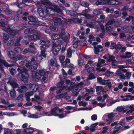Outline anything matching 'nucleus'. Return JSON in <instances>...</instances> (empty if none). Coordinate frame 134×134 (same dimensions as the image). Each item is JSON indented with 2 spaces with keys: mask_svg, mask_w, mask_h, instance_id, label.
Listing matches in <instances>:
<instances>
[{
  "mask_svg": "<svg viewBox=\"0 0 134 134\" xmlns=\"http://www.w3.org/2000/svg\"><path fill=\"white\" fill-rule=\"evenodd\" d=\"M58 44H57L55 42H52L49 40H44L39 41V43L41 45L40 48L41 49V54L39 55L40 57H43L46 58V54L45 53L46 51V48L47 47H51L53 53L54 55L57 54L59 51L61 49L62 45L63 46L64 42L61 40H58Z\"/></svg>",
  "mask_w": 134,
  "mask_h": 134,
  "instance_id": "1",
  "label": "nucleus"
},
{
  "mask_svg": "<svg viewBox=\"0 0 134 134\" xmlns=\"http://www.w3.org/2000/svg\"><path fill=\"white\" fill-rule=\"evenodd\" d=\"M8 55L10 59L14 62H16L23 58L22 56L21 55H18L16 56L15 53L12 51H9Z\"/></svg>",
  "mask_w": 134,
  "mask_h": 134,
  "instance_id": "2",
  "label": "nucleus"
},
{
  "mask_svg": "<svg viewBox=\"0 0 134 134\" xmlns=\"http://www.w3.org/2000/svg\"><path fill=\"white\" fill-rule=\"evenodd\" d=\"M45 9L39 8L38 9V13L40 16L41 17L43 18L47 14H49V10H52V8L50 7H47L45 8Z\"/></svg>",
  "mask_w": 134,
  "mask_h": 134,
  "instance_id": "3",
  "label": "nucleus"
},
{
  "mask_svg": "<svg viewBox=\"0 0 134 134\" xmlns=\"http://www.w3.org/2000/svg\"><path fill=\"white\" fill-rule=\"evenodd\" d=\"M34 43L33 42H31L29 45L28 48L25 49L23 52L24 54H25L26 53L29 52L34 54L35 53L36 48L34 45Z\"/></svg>",
  "mask_w": 134,
  "mask_h": 134,
  "instance_id": "4",
  "label": "nucleus"
},
{
  "mask_svg": "<svg viewBox=\"0 0 134 134\" xmlns=\"http://www.w3.org/2000/svg\"><path fill=\"white\" fill-rule=\"evenodd\" d=\"M59 35L60 36L61 39L62 40V41L66 43L69 41L70 35L68 33V35L65 34V30L64 29H61V32Z\"/></svg>",
  "mask_w": 134,
  "mask_h": 134,
  "instance_id": "5",
  "label": "nucleus"
},
{
  "mask_svg": "<svg viewBox=\"0 0 134 134\" xmlns=\"http://www.w3.org/2000/svg\"><path fill=\"white\" fill-rule=\"evenodd\" d=\"M3 29L8 34L12 36H14L18 34L19 32L18 30L11 28L9 25H8L7 27H4Z\"/></svg>",
  "mask_w": 134,
  "mask_h": 134,
  "instance_id": "6",
  "label": "nucleus"
},
{
  "mask_svg": "<svg viewBox=\"0 0 134 134\" xmlns=\"http://www.w3.org/2000/svg\"><path fill=\"white\" fill-rule=\"evenodd\" d=\"M28 19L29 20L28 23L30 25H38L37 19L33 16H28Z\"/></svg>",
  "mask_w": 134,
  "mask_h": 134,
  "instance_id": "7",
  "label": "nucleus"
},
{
  "mask_svg": "<svg viewBox=\"0 0 134 134\" xmlns=\"http://www.w3.org/2000/svg\"><path fill=\"white\" fill-rule=\"evenodd\" d=\"M41 35L40 33H37L36 34H34L28 36V38L30 40H32L33 41H36L37 40H39L40 38Z\"/></svg>",
  "mask_w": 134,
  "mask_h": 134,
  "instance_id": "8",
  "label": "nucleus"
},
{
  "mask_svg": "<svg viewBox=\"0 0 134 134\" xmlns=\"http://www.w3.org/2000/svg\"><path fill=\"white\" fill-rule=\"evenodd\" d=\"M52 6L53 7H51L50 8H52V10H50V11H53L56 12L57 13H59L60 14H62V11L58 7V6L56 4H53Z\"/></svg>",
  "mask_w": 134,
  "mask_h": 134,
  "instance_id": "9",
  "label": "nucleus"
},
{
  "mask_svg": "<svg viewBox=\"0 0 134 134\" xmlns=\"http://www.w3.org/2000/svg\"><path fill=\"white\" fill-rule=\"evenodd\" d=\"M125 118L121 119L119 122L115 126V128L118 129H122L125 124Z\"/></svg>",
  "mask_w": 134,
  "mask_h": 134,
  "instance_id": "10",
  "label": "nucleus"
},
{
  "mask_svg": "<svg viewBox=\"0 0 134 134\" xmlns=\"http://www.w3.org/2000/svg\"><path fill=\"white\" fill-rule=\"evenodd\" d=\"M7 83L10 84L12 86L13 89H14L15 88L19 87L20 86L16 82L13 80H9L8 82Z\"/></svg>",
  "mask_w": 134,
  "mask_h": 134,
  "instance_id": "11",
  "label": "nucleus"
},
{
  "mask_svg": "<svg viewBox=\"0 0 134 134\" xmlns=\"http://www.w3.org/2000/svg\"><path fill=\"white\" fill-rule=\"evenodd\" d=\"M104 2V5L105 4H108L111 5H114V4H117L118 3L117 2H115L114 3V0H103Z\"/></svg>",
  "mask_w": 134,
  "mask_h": 134,
  "instance_id": "12",
  "label": "nucleus"
},
{
  "mask_svg": "<svg viewBox=\"0 0 134 134\" xmlns=\"http://www.w3.org/2000/svg\"><path fill=\"white\" fill-rule=\"evenodd\" d=\"M121 48V46L119 44H116L114 42L111 43L110 46V49H120Z\"/></svg>",
  "mask_w": 134,
  "mask_h": 134,
  "instance_id": "13",
  "label": "nucleus"
},
{
  "mask_svg": "<svg viewBox=\"0 0 134 134\" xmlns=\"http://www.w3.org/2000/svg\"><path fill=\"white\" fill-rule=\"evenodd\" d=\"M36 30L32 28H27L24 30V33L26 34H30L35 33Z\"/></svg>",
  "mask_w": 134,
  "mask_h": 134,
  "instance_id": "14",
  "label": "nucleus"
},
{
  "mask_svg": "<svg viewBox=\"0 0 134 134\" xmlns=\"http://www.w3.org/2000/svg\"><path fill=\"white\" fill-rule=\"evenodd\" d=\"M35 131L32 128H27L25 129L24 131V134H31Z\"/></svg>",
  "mask_w": 134,
  "mask_h": 134,
  "instance_id": "15",
  "label": "nucleus"
},
{
  "mask_svg": "<svg viewBox=\"0 0 134 134\" xmlns=\"http://www.w3.org/2000/svg\"><path fill=\"white\" fill-rule=\"evenodd\" d=\"M54 24L55 25H62V22L60 18L55 17L54 18Z\"/></svg>",
  "mask_w": 134,
  "mask_h": 134,
  "instance_id": "16",
  "label": "nucleus"
},
{
  "mask_svg": "<svg viewBox=\"0 0 134 134\" xmlns=\"http://www.w3.org/2000/svg\"><path fill=\"white\" fill-rule=\"evenodd\" d=\"M29 77V74H26V75H21L20 80L25 83H26L28 82V78Z\"/></svg>",
  "mask_w": 134,
  "mask_h": 134,
  "instance_id": "17",
  "label": "nucleus"
},
{
  "mask_svg": "<svg viewBox=\"0 0 134 134\" xmlns=\"http://www.w3.org/2000/svg\"><path fill=\"white\" fill-rule=\"evenodd\" d=\"M58 109V107H55L54 108L51 109V110L50 115H49L54 116H56V115H57L58 113H57L56 111Z\"/></svg>",
  "mask_w": 134,
  "mask_h": 134,
  "instance_id": "18",
  "label": "nucleus"
},
{
  "mask_svg": "<svg viewBox=\"0 0 134 134\" xmlns=\"http://www.w3.org/2000/svg\"><path fill=\"white\" fill-rule=\"evenodd\" d=\"M57 87L58 88H62L64 89L66 88V86H64V81L61 80L57 84Z\"/></svg>",
  "mask_w": 134,
  "mask_h": 134,
  "instance_id": "19",
  "label": "nucleus"
},
{
  "mask_svg": "<svg viewBox=\"0 0 134 134\" xmlns=\"http://www.w3.org/2000/svg\"><path fill=\"white\" fill-rule=\"evenodd\" d=\"M51 39L54 40H57V41L58 42V40H60V39H61L60 36L59 34H55L53 35L51 37Z\"/></svg>",
  "mask_w": 134,
  "mask_h": 134,
  "instance_id": "20",
  "label": "nucleus"
},
{
  "mask_svg": "<svg viewBox=\"0 0 134 134\" xmlns=\"http://www.w3.org/2000/svg\"><path fill=\"white\" fill-rule=\"evenodd\" d=\"M120 97L121 98H123L124 97H126V98H123L122 99V100L123 101H128L129 100V98H130V100H132V99L133 98H134V96H132L131 95H126L124 96H120Z\"/></svg>",
  "mask_w": 134,
  "mask_h": 134,
  "instance_id": "21",
  "label": "nucleus"
},
{
  "mask_svg": "<svg viewBox=\"0 0 134 134\" xmlns=\"http://www.w3.org/2000/svg\"><path fill=\"white\" fill-rule=\"evenodd\" d=\"M3 37L4 41L5 42H7L9 38V35L7 34L4 33H3Z\"/></svg>",
  "mask_w": 134,
  "mask_h": 134,
  "instance_id": "22",
  "label": "nucleus"
},
{
  "mask_svg": "<svg viewBox=\"0 0 134 134\" xmlns=\"http://www.w3.org/2000/svg\"><path fill=\"white\" fill-rule=\"evenodd\" d=\"M32 76L33 78L38 79H39L40 78L39 72L36 71L33 72Z\"/></svg>",
  "mask_w": 134,
  "mask_h": 134,
  "instance_id": "23",
  "label": "nucleus"
},
{
  "mask_svg": "<svg viewBox=\"0 0 134 134\" xmlns=\"http://www.w3.org/2000/svg\"><path fill=\"white\" fill-rule=\"evenodd\" d=\"M98 124V122L92 124L91 125V127L90 128V131L91 132H94L95 130V127Z\"/></svg>",
  "mask_w": 134,
  "mask_h": 134,
  "instance_id": "24",
  "label": "nucleus"
},
{
  "mask_svg": "<svg viewBox=\"0 0 134 134\" xmlns=\"http://www.w3.org/2000/svg\"><path fill=\"white\" fill-rule=\"evenodd\" d=\"M73 21V20L72 19H68L67 20H64L63 21V24H64L69 25L71 24L72 22Z\"/></svg>",
  "mask_w": 134,
  "mask_h": 134,
  "instance_id": "25",
  "label": "nucleus"
},
{
  "mask_svg": "<svg viewBox=\"0 0 134 134\" xmlns=\"http://www.w3.org/2000/svg\"><path fill=\"white\" fill-rule=\"evenodd\" d=\"M80 4L82 6L85 7H87L89 5V4L86 1H81Z\"/></svg>",
  "mask_w": 134,
  "mask_h": 134,
  "instance_id": "26",
  "label": "nucleus"
},
{
  "mask_svg": "<svg viewBox=\"0 0 134 134\" xmlns=\"http://www.w3.org/2000/svg\"><path fill=\"white\" fill-rule=\"evenodd\" d=\"M14 40L15 39L14 38H10V40L8 41L7 43V45L8 46H12L14 42Z\"/></svg>",
  "mask_w": 134,
  "mask_h": 134,
  "instance_id": "27",
  "label": "nucleus"
},
{
  "mask_svg": "<svg viewBox=\"0 0 134 134\" xmlns=\"http://www.w3.org/2000/svg\"><path fill=\"white\" fill-rule=\"evenodd\" d=\"M64 42V43L63 44V45H62V47L61 48V49H60L61 52H63L64 51L65 49V47L66 45H67V43L69 41H68L67 43L66 42H64L63 41H62Z\"/></svg>",
  "mask_w": 134,
  "mask_h": 134,
  "instance_id": "28",
  "label": "nucleus"
},
{
  "mask_svg": "<svg viewBox=\"0 0 134 134\" xmlns=\"http://www.w3.org/2000/svg\"><path fill=\"white\" fill-rule=\"evenodd\" d=\"M96 78L94 74L93 73H91L90 74L88 75V78L87 79L89 80H91Z\"/></svg>",
  "mask_w": 134,
  "mask_h": 134,
  "instance_id": "29",
  "label": "nucleus"
},
{
  "mask_svg": "<svg viewBox=\"0 0 134 134\" xmlns=\"http://www.w3.org/2000/svg\"><path fill=\"white\" fill-rule=\"evenodd\" d=\"M23 49L19 47H15L14 48L15 52L17 53H20L22 51Z\"/></svg>",
  "mask_w": 134,
  "mask_h": 134,
  "instance_id": "30",
  "label": "nucleus"
},
{
  "mask_svg": "<svg viewBox=\"0 0 134 134\" xmlns=\"http://www.w3.org/2000/svg\"><path fill=\"white\" fill-rule=\"evenodd\" d=\"M114 116V113L112 112L108 114V118L111 121L113 120Z\"/></svg>",
  "mask_w": 134,
  "mask_h": 134,
  "instance_id": "31",
  "label": "nucleus"
},
{
  "mask_svg": "<svg viewBox=\"0 0 134 134\" xmlns=\"http://www.w3.org/2000/svg\"><path fill=\"white\" fill-rule=\"evenodd\" d=\"M131 54V52H127L125 53V55H123L122 57L123 58H129L130 57V55Z\"/></svg>",
  "mask_w": 134,
  "mask_h": 134,
  "instance_id": "32",
  "label": "nucleus"
},
{
  "mask_svg": "<svg viewBox=\"0 0 134 134\" xmlns=\"http://www.w3.org/2000/svg\"><path fill=\"white\" fill-rule=\"evenodd\" d=\"M10 94L12 97H14L15 96L16 92L15 89H13L12 90L10 91Z\"/></svg>",
  "mask_w": 134,
  "mask_h": 134,
  "instance_id": "33",
  "label": "nucleus"
},
{
  "mask_svg": "<svg viewBox=\"0 0 134 134\" xmlns=\"http://www.w3.org/2000/svg\"><path fill=\"white\" fill-rule=\"evenodd\" d=\"M39 73L40 78L41 76H44L46 75V72L44 71V70H40L38 71Z\"/></svg>",
  "mask_w": 134,
  "mask_h": 134,
  "instance_id": "34",
  "label": "nucleus"
},
{
  "mask_svg": "<svg viewBox=\"0 0 134 134\" xmlns=\"http://www.w3.org/2000/svg\"><path fill=\"white\" fill-rule=\"evenodd\" d=\"M109 80H104L103 82L102 85H106L109 86H111V82H108V81H109Z\"/></svg>",
  "mask_w": 134,
  "mask_h": 134,
  "instance_id": "35",
  "label": "nucleus"
},
{
  "mask_svg": "<svg viewBox=\"0 0 134 134\" xmlns=\"http://www.w3.org/2000/svg\"><path fill=\"white\" fill-rule=\"evenodd\" d=\"M115 57L114 55H109V58L108 60V62H113V61H116V60H115Z\"/></svg>",
  "mask_w": 134,
  "mask_h": 134,
  "instance_id": "36",
  "label": "nucleus"
},
{
  "mask_svg": "<svg viewBox=\"0 0 134 134\" xmlns=\"http://www.w3.org/2000/svg\"><path fill=\"white\" fill-rule=\"evenodd\" d=\"M26 67L30 69H32V64L31 62L30 61H29L26 65H25Z\"/></svg>",
  "mask_w": 134,
  "mask_h": 134,
  "instance_id": "37",
  "label": "nucleus"
},
{
  "mask_svg": "<svg viewBox=\"0 0 134 134\" xmlns=\"http://www.w3.org/2000/svg\"><path fill=\"white\" fill-rule=\"evenodd\" d=\"M28 117L30 118H38V116L36 114H30L28 116Z\"/></svg>",
  "mask_w": 134,
  "mask_h": 134,
  "instance_id": "38",
  "label": "nucleus"
},
{
  "mask_svg": "<svg viewBox=\"0 0 134 134\" xmlns=\"http://www.w3.org/2000/svg\"><path fill=\"white\" fill-rule=\"evenodd\" d=\"M125 108L124 107L122 106H120L117 107L116 109L117 111H118L119 112H121L124 110L125 109Z\"/></svg>",
  "mask_w": 134,
  "mask_h": 134,
  "instance_id": "39",
  "label": "nucleus"
},
{
  "mask_svg": "<svg viewBox=\"0 0 134 134\" xmlns=\"http://www.w3.org/2000/svg\"><path fill=\"white\" fill-rule=\"evenodd\" d=\"M43 3L44 5H51V3L49 0H44Z\"/></svg>",
  "mask_w": 134,
  "mask_h": 134,
  "instance_id": "40",
  "label": "nucleus"
},
{
  "mask_svg": "<svg viewBox=\"0 0 134 134\" xmlns=\"http://www.w3.org/2000/svg\"><path fill=\"white\" fill-rule=\"evenodd\" d=\"M103 88L101 86H99L96 87V91L97 92H103Z\"/></svg>",
  "mask_w": 134,
  "mask_h": 134,
  "instance_id": "41",
  "label": "nucleus"
},
{
  "mask_svg": "<svg viewBox=\"0 0 134 134\" xmlns=\"http://www.w3.org/2000/svg\"><path fill=\"white\" fill-rule=\"evenodd\" d=\"M49 28L51 31L54 32L57 31L58 30V29L54 26H51L49 27Z\"/></svg>",
  "mask_w": 134,
  "mask_h": 134,
  "instance_id": "42",
  "label": "nucleus"
},
{
  "mask_svg": "<svg viewBox=\"0 0 134 134\" xmlns=\"http://www.w3.org/2000/svg\"><path fill=\"white\" fill-rule=\"evenodd\" d=\"M21 40V38L20 37L17 38L15 41V46H19L20 44L19 43L20 41Z\"/></svg>",
  "mask_w": 134,
  "mask_h": 134,
  "instance_id": "43",
  "label": "nucleus"
},
{
  "mask_svg": "<svg viewBox=\"0 0 134 134\" xmlns=\"http://www.w3.org/2000/svg\"><path fill=\"white\" fill-rule=\"evenodd\" d=\"M31 89L34 91H35L38 90V87L35 84H33L32 85V87L31 88Z\"/></svg>",
  "mask_w": 134,
  "mask_h": 134,
  "instance_id": "44",
  "label": "nucleus"
},
{
  "mask_svg": "<svg viewBox=\"0 0 134 134\" xmlns=\"http://www.w3.org/2000/svg\"><path fill=\"white\" fill-rule=\"evenodd\" d=\"M20 15L19 14L15 15L14 16L13 20L14 21H17L19 19L21 18H20Z\"/></svg>",
  "mask_w": 134,
  "mask_h": 134,
  "instance_id": "45",
  "label": "nucleus"
},
{
  "mask_svg": "<svg viewBox=\"0 0 134 134\" xmlns=\"http://www.w3.org/2000/svg\"><path fill=\"white\" fill-rule=\"evenodd\" d=\"M103 0H97L96 2V4L97 5H104V2Z\"/></svg>",
  "mask_w": 134,
  "mask_h": 134,
  "instance_id": "46",
  "label": "nucleus"
},
{
  "mask_svg": "<svg viewBox=\"0 0 134 134\" xmlns=\"http://www.w3.org/2000/svg\"><path fill=\"white\" fill-rule=\"evenodd\" d=\"M106 27L105 30L107 31L111 32L113 30V28L111 26H107Z\"/></svg>",
  "mask_w": 134,
  "mask_h": 134,
  "instance_id": "47",
  "label": "nucleus"
},
{
  "mask_svg": "<svg viewBox=\"0 0 134 134\" xmlns=\"http://www.w3.org/2000/svg\"><path fill=\"white\" fill-rule=\"evenodd\" d=\"M67 54L69 56L71 55L72 54V50L71 49V47H69L67 51Z\"/></svg>",
  "mask_w": 134,
  "mask_h": 134,
  "instance_id": "48",
  "label": "nucleus"
},
{
  "mask_svg": "<svg viewBox=\"0 0 134 134\" xmlns=\"http://www.w3.org/2000/svg\"><path fill=\"white\" fill-rule=\"evenodd\" d=\"M22 75H26V74H29L27 73L28 70L25 68H24L22 70Z\"/></svg>",
  "mask_w": 134,
  "mask_h": 134,
  "instance_id": "49",
  "label": "nucleus"
},
{
  "mask_svg": "<svg viewBox=\"0 0 134 134\" xmlns=\"http://www.w3.org/2000/svg\"><path fill=\"white\" fill-rule=\"evenodd\" d=\"M26 99L27 101H29L30 100V93H26L25 94Z\"/></svg>",
  "mask_w": 134,
  "mask_h": 134,
  "instance_id": "50",
  "label": "nucleus"
},
{
  "mask_svg": "<svg viewBox=\"0 0 134 134\" xmlns=\"http://www.w3.org/2000/svg\"><path fill=\"white\" fill-rule=\"evenodd\" d=\"M70 15L73 16H76L77 15V13L74 11H71L70 12Z\"/></svg>",
  "mask_w": 134,
  "mask_h": 134,
  "instance_id": "51",
  "label": "nucleus"
},
{
  "mask_svg": "<svg viewBox=\"0 0 134 134\" xmlns=\"http://www.w3.org/2000/svg\"><path fill=\"white\" fill-rule=\"evenodd\" d=\"M50 65L52 66H56L57 67L58 65L57 63H55V61L53 59H51L50 61Z\"/></svg>",
  "mask_w": 134,
  "mask_h": 134,
  "instance_id": "52",
  "label": "nucleus"
},
{
  "mask_svg": "<svg viewBox=\"0 0 134 134\" xmlns=\"http://www.w3.org/2000/svg\"><path fill=\"white\" fill-rule=\"evenodd\" d=\"M28 62L29 61L25 59L24 60H22L20 62V64L21 65L25 64L26 65Z\"/></svg>",
  "mask_w": 134,
  "mask_h": 134,
  "instance_id": "53",
  "label": "nucleus"
},
{
  "mask_svg": "<svg viewBox=\"0 0 134 134\" xmlns=\"http://www.w3.org/2000/svg\"><path fill=\"white\" fill-rule=\"evenodd\" d=\"M57 115H56V116H58L60 118H63L66 116V115L65 114H58Z\"/></svg>",
  "mask_w": 134,
  "mask_h": 134,
  "instance_id": "54",
  "label": "nucleus"
},
{
  "mask_svg": "<svg viewBox=\"0 0 134 134\" xmlns=\"http://www.w3.org/2000/svg\"><path fill=\"white\" fill-rule=\"evenodd\" d=\"M104 80H103L101 77H98L97 78V81L100 84L102 85L103 82Z\"/></svg>",
  "mask_w": 134,
  "mask_h": 134,
  "instance_id": "55",
  "label": "nucleus"
},
{
  "mask_svg": "<svg viewBox=\"0 0 134 134\" xmlns=\"http://www.w3.org/2000/svg\"><path fill=\"white\" fill-rule=\"evenodd\" d=\"M105 31H102V33H100L99 35V36L102 38H103V36H105Z\"/></svg>",
  "mask_w": 134,
  "mask_h": 134,
  "instance_id": "56",
  "label": "nucleus"
},
{
  "mask_svg": "<svg viewBox=\"0 0 134 134\" xmlns=\"http://www.w3.org/2000/svg\"><path fill=\"white\" fill-rule=\"evenodd\" d=\"M32 65L33 68L34 70H35L37 68V66H38V64L36 62H35L33 63Z\"/></svg>",
  "mask_w": 134,
  "mask_h": 134,
  "instance_id": "57",
  "label": "nucleus"
},
{
  "mask_svg": "<svg viewBox=\"0 0 134 134\" xmlns=\"http://www.w3.org/2000/svg\"><path fill=\"white\" fill-rule=\"evenodd\" d=\"M9 71L10 74L12 75H14V72L15 71V70L13 68H12L9 69Z\"/></svg>",
  "mask_w": 134,
  "mask_h": 134,
  "instance_id": "58",
  "label": "nucleus"
},
{
  "mask_svg": "<svg viewBox=\"0 0 134 134\" xmlns=\"http://www.w3.org/2000/svg\"><path fill=\"white\" fill-rule=\"evenodd\" d=\"M112 74V72L108 70L105 72V75L106 76L109 77L111 74Z\"/></svg>",
  "mask_w": 134,
  "mask_h": 134,
  "instance_id": "59",
  "label": "nucleus"
},
{
  "mask_svg": "<svg viewBox=\"0 0 134 134\" xmlns=\"http://www.w3.org/2000/svg\"><path fill=\"white\" fill-rule=\"evenodd\" d=\"M78 103L79 106H82L84 107L86 106L87 105L86 103L83 102H79Z\"/></svg>",
  "mask_w": 134,
  "mask_h": 134,
  "instance_id": "60",
  "label": "nucleus"
},
{
  "mask_svg": "<svg viewBox=\"0 0 134 134\" xmlns=\"http://www.w3.org/2000/svg\"><path fill=\"white\" fill-rule=\"evenodd\" d=\"M97 118V116L96 115L94 114L91 116V119L93 121H95Z\"/></svg>",
  "mask_w": 134,
  "mask_h": 134,
  "instance_id": "61",
  "label": "nucleus"
},
{
  "mask_svg": "<svg viewBox=\"0 0 134 134\" xmlns=\"http://www.w3.org/2000/svg\"><path fill=\"white\" fill-rule=\"evenodd\" d=\"M94 53L96 54H98L100 50L96 47H95L94 48Z\"/></svg>",
  "mask_w": 134,
  "mask_h": 134,
  "instance_id": "62",
  "label": "nucleus"
},
{
  "mask_svg": "<svg viewBox=\"0 0 134 134\" xmlns=\"http://www.w3.org/2000/svg\"><path fill=\"white\" fill-rule=\"evenodd\" d=\"M119 37L123 39L126 37V35L124 33H121L120 34Z\"/></svg>",
  "mask_w": 134,
  "mask_h": 134,
  "instance_id": "63",
  "label": "nucleus"
},
{
  "mask_svg": "<svg viewBox=\"0 0 134 134\" xmlns=\"http://www.w3.org/2000/svg\"><path fill=\"white\" fill-rule=\"evenodd\" d=\"M4 134H12V133L10 131L8 130V129L5 130Z\"/></svg>",
  "mask_w": 134,
  "mask_h": 134,
  "instance_id": "64",
  "label": "nucleus"
}]
</instances>
